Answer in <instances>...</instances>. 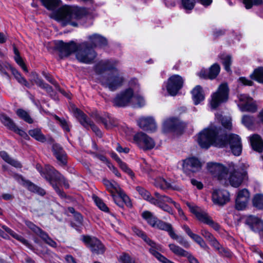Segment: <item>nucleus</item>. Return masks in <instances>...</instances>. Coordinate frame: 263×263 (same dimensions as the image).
<instances>
[{
	"instance_id": "37998d69",
	"label": "nucleus",
	"mask_w": 263,
	"mask_h": 263,
	"mask_svg": "<svg viewBox=\"0 0 263 263\" xmlns=\"http://www.w3.org/2000/svg\"><path fill=\"white\" fill-rule=\"evenodd\" d=\"M253 204L258 209L263 210V194H256L253 199Z\"/></svg>"
},
{
	"instance_id": "e433bc0d",
	"label": "nucleus",
	"mask_w": 263,
	"mask_h": 263,
	"mask_svg": "<svg viewBox=\"0 0 263 263\" xmlns=\"http://www.w3.org/2000/svg\"><path fill=\"white\" fill-rule=\"evenodd\" d=\"M154 184L157 187L165 190L172 188L171 183L162 177H158L155 180Z\"/></svg>"
},
{
	"instance_id": "5fc2aeb1",
	"label": "nucleus",
	"mask_w": 263,
	"mask_h": 263,
	"mask_svg": "<svg viewBox=\"0 0 263 263\" xmlns=\"http://www.w3.org/2000/svg\"><path fill=\"white\" fill-rule=\"evenodd\" d=\"M93 199L96 205L102 211L104 212H108V208L106 205L102 201V200L96 196H93Z\"/></svg>"
},
{
	"instance_id": "f704fd0d",
	"label": "nucleus",
	"mask_w": 263,
	"mask_h": 263,
	"mask_svg": "<svg viewBox=\"0 0 263 263\" xmlns=\"http://www.w3.org/2000/svg\"><path fill=\"white\" fill-rule=\"evenodd\" d=\"M29 135L38 141L44 142L46 141V138L42 133L39 128L31 129L28 132Z\"/></svg>"
},
{
	"instance_id": "e2e57ef3",
	"label": "nucleus",
	"mask_w": 263,
	"mask_h": 263,
	"mask_svg": "<svg viewBox=\"0 0 263 263\" xmlns=\"http://www.w3.org/2000/svg\"><path fill=\"white\" fill-rule=\"evenodd\" d=\"M201 235L204 237L209 242L212 240L215 237L206 229L202 228L200 231Z\"/></svg>"
},
{
	"instance_id": "bb28decb",
	"label": "nucleus",
	"mask_w": 263,
	"mask_h": 263,
	"mask_svg": "<svg viewBox=\"0 0 263 263\" xmlns=\"http://www.w3.org/2000/svg\"><path fill=\"white\" fill-rule=\"evenodd\" d=\"M103 183L106 187L107 190L111 193L115 202L118 205L121 206V205L117 202V198L115 195V193L117 194L118 192H120L121 190L120 186L115 182L110 181L106 179L103 180Z\"/></svg>"
},
{
	"instance_id": "c03bdc74",
	"label": "nucleus",
	"mask_w": 263,
	"mask_h": 263,
	"mask_svg": "<svg viewBox=\"0 0 263 263\" xmlns=\"http://www.w3.org/2000/svg\"><path fill=\"white\" fill-rule=\"evenodd\" d=\"M250 77L252 79L263 83V67H260L256 69Z\"/></svg>"
},
{
	"instance_id": "412c9836",
	"label": "nucleus",
	"mask_w": 263,
	"mask_h": 263,
	"mask_svg": "<svg viewBox=\"0 0 263 263\" xmlns=\"http://www.w3.org/2000/svg\"><path fill=\"white\" fill-rule=\"evenodd\" d=\"M182 229L184 230L186 233L200 247L205 250H209V247L203 240V239L199 235L193 233L191 230L187 225H183Z\"/></svg>"
},
{
	"instance_id": "f3484780",
	"label": "nucleus",
	"mask_w": 263,
	"mask_h": 263,
	"mask_svg": "<svg viewBox=\"0 0 263 263\" xmlns=\"http://www.w3.org/2000/svg\"><path fill=\"white\" fill-rule=\"evenodd\" d=\"M230 200L229 193L225 190H215L212 194V201L214 204L222 206Z\"/></svg>"
},
{
	"instance_id": "680f3d73",
	"label": "nucleus",
	"mask_w": 263,
	"mask_h": 263,
	"mask_svg": "<svg viewBox=\"0 0 263 263\" xmlns=\"http://www.w3.org/2000/svg\"><path fill=\"white\" fill-rule=\"evenodd\" d=\"M119 261L121 263H136L135 260L126 253H124L120 256Z\"/></svg>"
},
{
	"instance_id": "09e8293b",
	"label": "nucleus",
	"mask_w": 263,
	"mask_h": 263,
	"mask_svg": "<svg viewBox=\"0 0 263 263\" xmlns=\"http://www.w3.org/2000/svg\"><path fill=\"white\" fill-rule=\"evenodd\" d=\"M33 81L39 87L45 89L48 93H50L52 91L51 87L49 86L48 84L44 83L43 81L38 78L36 74L34 76Z\"/></svg>"
},
{
	"instance_id": "423d86ee",
	"label": "nucleus",
	"mask_w": 263,
	"mask_h": 263,
	"mask_svg": "<svg viewBox=\"0 0 263 263\" xmlns=\"http://www.w3.org/2000/svg\"><path fill=\"white\" fill-rule=\"evenodd\" d=\"M36 169L41 175L50 182L57 193L61 196H64V193L58 187V184L63 182L66 187H68V185L65 183L64 177L50 165H46L44 172H42V167L40 165H36Z\"/></svg>"
},
{
	"instance_id": "9d476101",
	"label": "nucleus",
	"mask_w": 263,
	"mask_h": 263,
	"mask_svg": "<svg viewBox=\"0 0 263 263\" xmlns=\"http://www.w3.org/2000/svg\"><path fill=\"white\" fill-rule=\"evenodd\" d=\"M142 217L152 227L165 231L167 232L169 235L174 237V234L171 231L170 223L159 220L152 213L148 211L143 212Z\"/></svg>"
},
{
	"instance_id": "4468645a",
	"label": "nucleus",
	"mask_w": 263,
	"mask_h": 263,
	"mask_svg": "<svg viewBox=\"0 0 263 263\" xmlns=\"http://www.w3.org/2000/svg\"><path fill=\"white\" fill-rule=\"evenodd\" d=\"M82 240L93 253L97 254H103L105 251L104 246L96 237L83 235L82 237Z\"/></svg>"
},
{
	"instance_id": "3c124183",
	"label": "nucleus",
	"mask_w": 263,
	"mask_h": 263,
	"mask_svg": "<svg viewBox=\"0 0 263 263\" xmlns=\"http://www.w3.org/2000/svg\"><path fill=\"white\" fill-rule=\"evenodd\" d=\"M12 72L18 82L27 87H29V84L26 79L22 76L21 73L16 69L12 68Z\"/></svg>"
},
{
	"instance_id": "0e129e2a",
	"label": "nucleus",
	"mask_w": 263,
	"mask_h": 263,
	"mask_svg": "<svg viewBox=\"0 0 263 263\" xmlns=\"http://www.w3.org/2000/svg\"><path fill=\"white\" fill-rule=\"evenodd\" d=\"M174 205L175 207V208L177 210L178 215L180 216V217L184 220H187V218L185 216L184 212L183 211L182 209H181L180 204L177 202L174 203Z\"/></svg>"
},
{
	"instance_id": "c85d7f7f",
	"label": "nucleus",
	"mask_w": 263,
	"mask_h": 263,
	"mask_svg": "<svg viewBox=\"0 0 263 263\" xmlns=\"http://www.w3.org/2000/svg\"><path fill=\"white\" fill-rule=\"evenodd\" d=\"M192 99L195 105H197L203 101L204 99V95L202 87L197 85L192 91Z\"/></svg>"
},
{
	"instance_id": "ddd939ff",
	"label": "nucleus",
	"mask_w": 263,
	"mask_h": 263,
	"mask_svg": "<svg viewBox=\"0 0 263 263\" xmlns=\"http://www.w3.org/2000/svg\"><path fill=\"white\" fill-rule=\"evenodd\" d=\"M154 195L156 199H152L151 200L152 204L159 207L168 213L173 215L174 211L173 209L167 204H165V203H171L174 204V203L175 202L170 197L165 195H161L158 192H155Z\"/></svg>"
},
{
	"instance_id": "cd10ccee",
	"label": "nucleus",
	"mask_w": 263,
	"mask_h": 263,
	"mask_svg": "<svg viewBox=\"0 0 263 263\" xmlns=\"http://www.w3.org/2000/svg\"><path fill=\"white\" fill-rule=\"evenodd\" d=\"M179 126V121L176 118L166 119L163 123V130L165 132L174 131Z\"/></svg>"
},
{
	"instance_id": "4be33fe9",
	"label": "nucleus",
	"mask_w": 263,
	"mask_h": 263,
	"mask_svg": "<svg viewBox=\"0 0 263 263\" xmlns=\"http://www.w3.org/2000/svg\"><path fill=\"white\" fill-rule=\"evenodd\" d=\"M87 39L88 40V42H87L88 45L93 49L94 47H101L107 44L106 39L99 34L95 33L88 35Z\"/></svg>"
},
{
	"instance_id": "603ef678",
	"label": "nucleus",
	"mask_w": 263,
	"mask_h": 263,
	"mask_svg": "<svg viewBox=\"0 0 263 263\" xmlns=\"http://www.w3.org/2000/svg\"><path fill=\"white\" fill-rule=\"evenodd\" d=\"M238 106L241 111L247 110V97L245 95H240L238 97Z\"/></svg>"
},
{
	"instance_id": "864d4df0",
	"label": "nucleus",
	"mask_w": 263,
	"mask_h": 263,
	"mask_svg": "<svg viewBox=\"0 0 263 263\" xmlns=\"http://www.w3.org/2000/svg\"><path fill=\"white\" fill-rule=\"evenodd\" d=\"M40 237L47 244L52 247L55 248L57 247V243L50 238L48 234L45 232H43L40 234Z\"/></svg>"
},
{
	"instance_id": "9b49d317",
	"label": "nucleus",
	"mask_w": 263,
	"mask_h": 263,
	"mask_svg": "<svg viewBox=\"0 0 263 263\" xmlns=\"http://www.w3.org/2000/svg\"><path fill=\"white\" fill-rule=\"evenodd\" d=\"M132 142L144 151L152 149L156 145L152 137L142 132H138L134 135Z\"/></svg>"
},
{
	"instance_id": "79ce46f5",
	"label": "nucleus",
	"mask_w": 263,
	"mask_h": 263,
	"mask_svg": "<svg viewBox=\"0 0 263 263\" xmlns=\"http://www.w3.org/2000/svg\"><path fill=\"white\" fill-rule=\"evenodd\" d=\"M220 70V66L217 64L215 63L212 65L211 67L209 68V79H215L219 74Z\"/></svg>"
},
{
	"instance_id": "4c0bfd02",
	"label": "nucleus",
	"mask_w": 263,
	"mask_h": 263,
	"mask_svg": "<svg viewBox=\"0 0 263 263\" xmlns=\"http://www.w3.org/2000/svg\"><path fill=\"white\" fill-rule=\"evenodd\" d=\"M0 120L2 123L10 130H13L16 126L13 121L4 114L0 115Z\"/></svg>"
},
{
	"instance_id": "f257e3e1",
	"label": "nucleus",
	"mask_w": 263,
	"mask_h": 263,
	"mask_svg": "<svg viewBox=\"0 0 263 263\" xmlns=\"http://www.w3.org/2000/svg\"><path fill=\"white\" fill-rule=\"evenodd\" d=\"M197 141L202 148H205L212 145L219 147L229 146L235 156L240 155L242 151L240 138L238 135H227L224 130L213 124L198 134Z\"/></svg>"
},
{
	"instance_id": "c756f323",
	"label": "nucleus",
	"mask_w": 263,
	"mask_h": 263,
	"mask_svg": "<svg viewBox=\"0 0 263 263\" xmlns=\"http://www.w3.org/2000/svg\"><path fill=\"white\" fill-rule=\"evenodd\" d=\"M250 143L253 149L258 152L263 150V141L260 136L254 134L250 137Z\"/></svg>"
},
{
	"instance_id": "2f4dec72",
	"label": "nucleus",
	"mask_w": 263,
	"mask_h": 263,
	"mask_svg": "<svg viewBox=\"0 0 263 263\" xmlns=\"http://www.w3.org/2000/svg\"><path fill=\"white\" fill-rule=\"evenodd\" d=\"M0 157L6 162L16 168H21L22 167L20 162L11 158L8 153L5 151L0 152Z\"/></svg>"
},
{
	"instance_id": "a878e982",
	"label": "nucleus",
	"mask_w": 263,
	"mask_h": 263,
	"mask_svg": "<svg viewBox=\"0 0 263 263\" xmlns=\"http://www.w3.org/2000/svg\"><path fill=\"white\" fill-rule=\"evenodd\" d=\"M248 225L254 232L263 231V221L256 217L248 216Z\"/></svg>"
},
{
	"instance_id": "72a5a7b5",
	"label": "nucleus",
	"mask_w": 263,
	"mask_h": 263,
	"mask_svg": "<svg viewBox=\"0 0 263 263\" xmlns=\"http://www.w3.org/2000/svg\"><path fill=\"white\" fill-rule=\"evenodd\" d=\"M43 5L49 10H53L59 7L61 0H40Z\"/></svg>"
},
{
	"instance_id": "473e14b6",
	"label": "nucleus",
	"mask_w": 263,
	"mask_h": 263,
	"mask_svg": "<svg viewBox=\"0 0 263 263\" xmlns=\"http://www.w3.org/2000/svg\"><path fill=\"white\" fill-rule=\"evenodd\" d=\"M132 105L135 107H141L145 105V100L144 97L139 92L134 93Z\"/></svg>"
},
{
	"instance_id": "6e6552de",
	"label": "nucleus",
	"mask_w": 263,
	"mask_h": 263,
	"mask_svg": "<svg viewBox=\"0 0 263 263\" xmlns=\"http://www.w3.org/2000/svg\"><path fill=\"white\" fill-rule=\"evenodd\" d=\"M229 88L227 83L221 84L217 90L211 96L210 104L212 109H216L221 104L227 102L229 98Z\"/></svg>"
},
{
	"instance_id": "a19ab883",
	"label": "nucleus",
	"mask_w": 263,
	"mask_h": 263,
	"mask_svg": "<svg viewBox=\"0 0 263 263\" xmlns=\"http://www.w3.org/2000/svg\"><path fill=\"white\" fill-rule=\"evenodd\" d=\"M221 63L224 66L225 70L228 72L231 71L230 65L232 63L231 57L227 54H222L220 56Z\"/></svg>"
},
{
	"instance_id": "338daca9",
	"label": "nucleus",
	"mask_w": 263,
	"mask_h": 263,
	"mask_svg": "<svg viewBox=\"0 0 263 263\" xmlns=\"http://www.w3.org/2000/svg\"><path fill=\"white\" fill-rule=\"evenodd\" d=\"M210 244L214 247L215 249L218 251H220L222 248L220 244L219 243L218 240L214 237L212 240L209 242Z\"/></svg>"
},
{
	"instance_id": "052dcab7",
	"label": "nucleus",
	"mask_w": 263,
	"mask_h": 263,
	"mask_svg": "<svg viewBox=\"0 0 263 263\" xmlns=\"http://www.w3.org/2000/svg\"><path fill=\"white\" fill-rule=\"evenodd\" d=\"M171 231L174 234L175 236L174 237H172L171 235L170 236L174 240H177V241L181 245L184 246V247H187L189 246L188 242L184 239L183 237L181 236H178L177 234H176L174 231V229L172 227V226L171 225Z\"/></svg>"
},
{
	"instance_id": "69168bd1",
	"label": "nucleus",
	"mask_w": 263,
	"mask_h": 263,
	"mask_svg": "<svg viewBox=\"0 0 263 263\" xmlns=\"http://www.w3.org/2000/svg\"><path fill=\"white\" fill-rule=\"evenodd\" d=\"M14 60L15 62L17 63V64L22 67L24 71L26 72L28 71L27 67L25 64H24L20 55H17L16 56H14Z\"/></svg>"
},
{
	"instance_id": "c9c22d12",
	"label": "nucleus",
	"mask_w": 263,
	"mask_h": 263,
	"mask_svg": "<svg viewBox=\"0 0 263 263\" xmlns=\"http://www.w3.org/2000/svg\"><path fill=\"white\" fill-rule=\"evenodd\" d=\"M2 228L4 229L8 233H9L11 236H12L13 238L16 239V240L20 241L22 243L26 246H28L29 245L27 240L24 238L21 235L16 233L8 227L6 226H3Z\"/></svg>"
},
{
	"instance_id": "4d7b16f0",
	"label": "nucleus",
	"mask_w": 263,
	"mask_h": 263,
	"mask_svg": "<svg viewBox=\"0 0 263 263\" xmlns=\"http://www.w3.org/2000/svg\"><path fill=\"white\" fill-rule=\"evenodd\" d=\"M257 105L253 99L248 96V111L255 112L257 111Z\"/></svg>"
},
{
	"instance_id": "f03ea898",
	"label": "nucleus",
	"mask_w": 263,
	"mask_h": 263,
	"mask_svg": "<svg viewBox=\"0 0 263 263\" xmlns=\"http://www.w3.org/2000/svg\"><path fill=\"white\" fill-rule=\"evenodd\" d=\"M206 167L214 177L225 183H229L235 187H238L244 179L245 175L236 170L233 162L226 166L219 163L211 162L207 163Z\"/></svg>"
},
{
	"instance_id": "58836bf2",
	"label": "nucleus",
	"mask_w": 263,
	"mask_h": 263,
	"mask_svg": "<svg viewBox=\"0 0 263 263\" xmlns=\"http://www.w3.org/2000/svg\"><path fill=\"white\" fill-rule=\"evenodd\" d=\"M0 120L2 123L10 130H13L16 126L13 121L4 114L0 115Z\"/></svg>"
},
{
	"instance_id": "2eb2a0df",
	"label": "nucleus",
	"mask_w": 263,
	"mask_h": 263,
	"mask_svg": "<svg viewBox=\"0 0 263 263\" xmlns=\"http://www.w3.org/2000/svg\"><path fill=\"white\" fill-rule=\"evenodd\" d=\"M201 168L200 161L195 157H189L183 161L182 170L187 175L199 171Z\"/></svg>"
},
{
	"instance_id": "8fccbe9b",
	"label": "nucleus",
	"mask_w": 263,
	"mask_h": 263,
	"mask_svg": "<svg viewBox=\"0 0 263 263\" xmlns=\"http://www.w3.org/2000/svg\"><path fill=\"white\" fill-rule=\"evenodd\" d=\"M16 114L20 118L22 119L28 123L30 124L33 123V120L31 118L26 111L22 109H18L16 111Z\"/></svg>"
},
{
	"instance_id": "13d9d810",
	"label": "nucleus",
	"mask_w": 263,
	"mask_h": 263,
	"mask_svg": "<svg viewBox=\"0 0 263 263\" xmlns=\"http://www.w3.org/2000/svg\"><path fill=\"white\" fill-rule=\"evenodd\" d=\"M118 164L123 171L127 174L132 178L134 177V173L128 167L127 164L122 160L118 163Z\"/></svg>"
},
{
	"instance_id": "aec40b11",
	"label": "nucleus",
	"mask_w": 263,
	"mask_h": 263,
	"mask_svg": "<svg viewBox=\"0 0 263 263\" xmlns=\"http://www.w3.org/2000/svg\"><path fill=\"white\" fill-rule=\"evenodd\" d=\"M119 64V61L116 60L111 59L101 61L97 65L96 70L98 73H100L104 71L112 70H115L116 72H118L116 68Z\"/></svg>"
},
{
	"instance_id": "7ed1b4c3",
	"label": "nucleus",
	"mask_w": 263,
	"mask_h": 263,
	"mask_svg": "<svg viewBox=\"0 0 263 263\" xmlns=\"http://www.w3.org/2000/svg\"><path fill=\"white\" fill-rule=\"evenodd\" d=\"M59 45L61 53L63 56L67 57L76 52L77 59L81 63L90 64L97 56L94 49L88 45L87 42L77 45L73 42L65 43L61 41H59Z\"/></svg>"
},
{
	"instance_id": "49530a36",
	"label": "nucleus",
	"mask_w": 263,
	"mask_h": 263,
	"mask_svg": "<svg viewBox=\"0 0 263 263\" xmlns=\"http://www.w3.org/2000/svg\"><path fill=\"white\" fill-rule=\"evenodd\" d=\"M216 120L221 121L222 126L227 129H230L232 126L231 119L229 118L222 117L221 115L216 114L215 115Z\"/></svg>"
},
{
	"instance_id": "b1692460",
	"label": "nucleus",
	"mask_w": 263,
	"mask_h": 263,
	"mask_svg": "<svg viewBox=\"0 0 263 263\" xmlns=\"http://www.w3.org/2000/svg\"><path fill=\"white\" fill-rule=\"evenodd\" d=\"M52 151L60 165L64 166L67 163V156L62 148L58 144L53 145Z\"/></svg>"
},
{
	"instance_id": "a211bd4d",
	"label": "nucleus",
	"mask_w": 263,
	"mask_h": 263,
	"mask_svg": "<svg viewBox=\"0 0 263 263\" xmlns=\"http://www.w3.org/2000/svg\"><path fill=\"white\" fill-rule=\"evenodd\" d=\"M186 204L191 212L196 216L199 221L206 224H208L211 218L205 211L202 210L200 207L196 206L192 203L186 202Z\"/></svg>"
},
{
	"instance_id": "f8f14e48",
	"label": "nucleus",
	"mask_w": 263,
	"mask_h": 263,
	"mask_svg": "<svg viewBox=\"0 0 263 263\" xmlns=\"http://www.w3.org/2000/svg\"><path fill=\"white\" fill-rule=\"evenodd\" d=\"M183 83L184 80L181 76L174 74L170 77L167 82L164 83L162 88L165 87L169 95L174 96L182 88Z\"/></svg>"
},
{
	"instance_id": "1a4fd4ad",
	"label": "nucleus",
	"mask_w": 263,
	"mask_h": 263,
	"mask_svg": "<svg viewBox=\"0 0 263 263\" xmlns=\"http://www.w3.org/2000/svg\"><path fill=\"white\" fill-rule=\"evenodd\" d=\"M99 81L103 86L114 91L123 85L124 78L121 73L115 72L101 77Z\"/></svg>"
},
{
	"instance_id": "0eeeda50",
	"label": "nucleus",
	"mask_w": 263,
	"mask_h": 263,
	"mask_svg": "<svg viewBox=\"0 0 263 263\" xmlns=\"http://www.w3.org/2000/svg\"><path fill=\"white\" fill-rule=\"evenodd\" d=\"M133 231L135 234L141 237L142 239L150 246L151 248L149 249V253L155 256L159 261L162 263H175L159 253L158 251H162V247L160 245L156 243L155 242L149 238L147 237L143 231L139 229L134 227L133 228Z\"/></svg>"
},
{
	"instance_id": "774afa93",
	"label": "nucleus",
	"mask_w": 263,
	"mask_h": 263,
	"mask_svg": "<svg viewBox=\"0 0 263 263\" xmlns=\"http://www.w3.org/2000/svg\"><path fill=\"white\" fill-rule=\"evenodd\" d=\"M13 131L18 134L25 139L27 140L29 139V136L27 135V134L25 131L18 128L17 126H16Z\"/></svg>"
},
{
	"instance_id": "a18cd8bd",
	"label": "nucleus",
	"mask_w": 263,
	"mask_h": 263,
	"mask_svg": "<svg viewBox=\"0 0 263 263\" xmlns=\"http://www.w3.org/2000/svg\"><path fill=\"white\" fill-rule=\"evenodd\" d=\"M136 190L144 199L147 200L151 203H152L151 200H152V199H156V197H152L151 194L147 191L140 186H137Z\"/></svg>"
},
{
	"instance_id": "6e6d98bb",
	"label": "nucleus",
	"mask_w": 263,
	"mask_h": 263,
	"mask_svg": "<svg viewBox=\"0 0 263 263\" xmlns=\"http://www.w3.org/2000/svg\"><path fill=\"white\" fill-rule=\"evenodd\" d=\"M54 118L59 122L61 126L65 132H69L70 131V125L67 120L64 119H61L56 115L54 116Z\"/></svg>"
},
{
	"instance_id": "bf43d9fd",
	"label": "nucleus",
	"mask_w": 263,
	"mask_h": 263,
	"mask_svg": "<svg viewBox=\"0 0 263 263\" xmlns=\"http://www.w3.org/2000/svg\"><path fill=\"white\" fill-rule=\"evenodd\" d=\"M25 222L28 228L32 230L35 233H36L39 236L40 234H41V233L43 232V231H42L40 228L36 226L32 222L28 220H26Z\"/></svg>"
},
{
	"instance_id": "39448f33",
	"label": "nucleus",
	"mask_w": 263,
	"mask_h": 263,
	"mask_svg": "<svg viewBox=\"0 0 263 263\" xmlns=\"http://www.w3.org/2000/svg\"><path fill=\"white\" fill-rule=\"evenodd\" d=\"M140 87L136 79H132L129 82V87L117 95L113 100L115 105L124 107L131 105L134 93L140 92Z\"/></svg>"
},
{
	"instance_id": "5701e85b",
	"label": "nucleus",
	"mask_w": 263,
	"mask_h": 263,
	"mask_svg": "<svg viewBox=\"0 0 263 263\" xmlns=\"http://www.w3.org/2000/svg\"><path fill=\"white\" fill-rule=\"evenodd\" d=\"M247 207V189L239 191L236 198L235 208L238 211L245 210Z\"/></svg>"
},
{
	"instance_id": "393cba45",
	"label": "nucleus",
	"mask_w": 263,
	"mask_h": 263,
	"mask_svg": "<svg viewBox=\"0 0 263 263\" xmlns=\"http://www.w3.org/2000/svg\"><path fill=\"white\" fill-rule=\"evenodd\" d=\"M14 177L18 181H22L23 185L27 187L29 191L32 192L36 193L42 196L45 194V192L43 189L36 186L35 184H33L29 181L25 180L22 176L19 175H15Z\"/></svg>"
},
{
	"instance_id": "ea45409f",
	"label": "nucleus",
	"mask_w": 263,
	"mask_h": 263,
	"mask_svg": "<svg viewBox=\"0 0 263 263\" xmlns=\"http://www.w3.org/2000/svg\"><path fill=\"white\" fill-rule=\"evenodd\" d=\"M168 247L170 250L177 255L185 257L187 255L188 252L174 243L170 244Z\"/></svg>"
},
{
	"instance_id": "7c9ffc66",
	"label": "nucleus",
	"mask_w": 263,
	"mask_h": 263,
	"mask_svg": "<svg viewBox=\"0 0 263 263\" xmlns=\"http://www.w3.org/2000/svg\"><path fill=\"white\" fill-rule=\"evenodd\" d=\"M118 197L116 196L117 198V202L121 205V207L123 206L122 202H124L127 207H131L132 205L129 198L125 194L124 191L121 189L120 192L117 193Z\"/></svg>"
},
{
	"instance_id": "20e7f679",
	"label": "nucleus",
	"mask_w": 263,
	"mask_h": 263,
	"mask_svg": "<svg viewBox=\"0 0 263 263\" xmlns=\"http://www.w3.org/2000/svg\"><path fill=\"white\" fill-rule=\"evenodd\" d=\"M50 17L63 26L71 24L73 26H77V24L72 21L80 18L78 9L66 5L53 12Z\"/></svg>"
},
{
	"instance_id": "6ab92c4d",
	"label": "nucleus",
	"mask_w": 263,
	"mask_h": 263,
	"mask_svg": "<svg viewBox=\"0 0 263 263\" xmlns=\"http://www.w3.org/2000/svg\"><path fill=\"white\" fill-rule=\"evenodd\" d=\"M139 127L144 130L154 132L157 128L155 121L153 117H142L137 120Z\"/></svg>"
},
{
	"instance_id": "de8ad7c7",
	"label": "nucleus",
	"mask_w": 263,
	"mask_h": 263,
	"mask_svg": "<svg viewBox=\"0 0 263 263\" xmlns=\"http://www.w3.org/2000/svg\"><path fill=\"white\" fill-rule=\"evenodd\" d=\"M195 0H181V5L186 13H190L194 8Z\"/></svg>"
},
{
	"instance_id": "dca6fc26",
	"label": "nucleus",
	"mask_w": 263,
	"mask_h": 263,
	"mask_svg": "<svg viewBox=\"0 0 263 263\" xmlns=\"http://www.w3.org/2000/svg\"><path fill=\"white\" fill-rule=\"evenodd\" d=\"M73 114L74 116L79 120L80 123L85 127L87 128L90 127L92 130L96 134L101 137L102 133L100 130L93 124H92L86 115L78 108L73 109Z\"/></svg>"
}]
</instances>
